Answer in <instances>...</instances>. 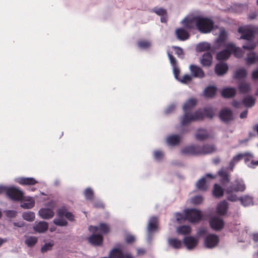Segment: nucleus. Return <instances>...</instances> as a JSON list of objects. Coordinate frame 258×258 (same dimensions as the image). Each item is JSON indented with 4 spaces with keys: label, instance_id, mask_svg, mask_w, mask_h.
<instances>
[{
    "label": "nucleus",
    "instance_id": "nucleus-35",
    "mask_svg": "<svg viewBox=\"0 0 258 258\" xmlns=\"http://www.w3.org/2000/svg\"><path fill=\"white\" fill-rule=\"evenodd\" d=\"M198 18V16L194 17L191 18L185 19L183 23L184 26L188 29H192L194 27V24L196 25V18Z\"/></svg>",
    "mask_w": 258,
    "mask_h": 258
},
{
    "label": "nucleus",
    "instance_id": "nucleus-53",
    "mask_svg": "<svg viewBox=\"0 0 258 258\" xmlns=\"http://www.w3.org/2000/svg\"><path fill=\"white\" fill-rule=\"evenodd\" d=\"M84 195L87 200H91L93 196V191L91 188H87L84 191Z\"/></svg>",
    "mask_w": 258,
    "mask_h": 258
},
{
    "label": "nucleus",
    "instance_id": "nucleus-46",
    "mask_svg": "<svg viewBox=\"0 0 258 258\" xmlns=\"http://www.w3.org/2000/svg\"><path fill=\"white\" fill-rule=\"evenodd\" d=\"M197 48L198 51L200 52L208 51L210 49L211 45L208 42H202L197 45Z\"/></svg>",
    "mask_w": 258,
    "mask_h": 258
},
{
    "label": "nucleus",
    "instance_id": "nucleus-42",
    "mask_svg": "<svg viewBox=\"0 0 258 258\" xmlns=\"http://www.w3.org/2000/svg\"><path fill=\"white\" fill-rule=\"evenodd\" d=\"M203 114V117L199 120H202L204 117H207L210 118H212L214 115V111L213 109L211 108H205L203 110L200 109Z\"/></svg>",
    "mask_w": 258,
    "mask_h": 258
},
{
    "label": "nucleus",
    "instance_id": "nucleus-11",
    "mask_svg": "<svg viewBox=\"0 0 258 258\" xmlns=\"http://www.w3.org/2000/svg\"><path fill=\"white\" fill-rule=\"evenodd\" d=\"M246 188L245 184L242 179L238 178L235 180L228 187L226 192L230 194L234 191H243Z\"/></svg>",
    "mask_w": 258,
    "mask_h": 258
},
{
    "label": "nucleus",
    "instance_id": "nucleus-50",
    "mask_svg": "<svg viewBox=\"0 0 258 258\" xmlns=\"http://www.w3.org/2000/svg\"><path fill=\"white\" fill-rule=\"evenodd\" d=\"M139 47L142 49H148L151 46L150 41L145 40H139L137 43Z\"/></svg>",
    "mask_w": 258,
    "mask_h": 258
},
{
    "label": "nucleus",
    "instance_id": "nucleus-51",
    "mask_svg": "<svg viewBox=\"0 0 258 258\" xmlns=\"http://www.w3.org/2000/svg\"><path fill=\"white\" fill-rule=\"evenodd\" d=\"M203 201V198L202 196H196L192 198H191L189 202L190 203L194 205H197L200 204L202 203Z\"/></svg>",
    "mask_w": 258,
    "mask_h": 258
},
{
    "label": "nucleus",
    "instance_id": "nucleus-47",
    "mask_svg": "<svg viewBox=\"0 0 258 258\" xmlns=\"http://www.w3.org/2000/svg\"><path fill=\"white\" fill-rule=\"evenodd\" d=\"M239 90L241 93H246L250 90V85L245 82H241L239 85Z\"/></svg>",
    "mask_w": 258,
    "mask_h": 258
},
{
    "label": "nucleus",
    "instance_id": "nucleus-20",
    "mask_svg": "<svg viewBox=\"0 0 258 258\" xmlns=\"http://www.w3.org/2000/svg\"><path fill=\"white\" fill-rule=\"evenodd\" d=\"M15 180L22 185H31L37 183L36 180L32 177H18Z\"/></svg>",
    "mask_w": 258,
    "mask_h": 258
},
{
    "label": "nucleus",
    "instance_id": "nucleus-61",
    "mask_svg": "<svg viewBox=\"0 0 258 258\" xmlns=\"http://www.w3.org/2000/svg\"><path fill=\"white\" fill-rule=\"evenodd\" d=\"M17 212L15 211L9 210L6 212V214L7 217L13 218L16 216Z\"/></svg>",
    "mask_w": 258,
    "mask_h": 258
},
{
    "label": "nucleus",
    "instance_id": "nucleus-40",
    "mask_svg": "<svg viewBox=\"0 0 258 258\" xmlns=\"http://www.w3.org/2000/svg\"><path fill=\"white\" fill-rule=\"evenodd\" d=\"M223 189L221 186L217 184H215L214 186L213 190V195L217 198H219L223 195Z\"/></svg>",
    "mask_w": 258,
    "mask_h": 258
},
{
    "label": "nucleus",
    "instance_id": "nucleus-14",
    "mask_svg": "<svg viewBox=\"0 0 258 258\" xmlns=\"http://www.w3.org/2000/svg\"><path fill=\"white\" fill-rule=\"evenodd\" d=\"M209 224L211 228L216 231L221 230L224 226L223 219L217 216L212 217L210 220Z\"/></svg>",
    "mask_w": 258,
    "mask_h": 258
},
{
    "label": "nucleus",
    "instance_id": "nucleus-6",
    "mask_svg": "<svg viewBox=\"0 0 258 258\" xmlns=\"http://www.w3.org/2000/svg\"><path fill=\"white\" fill-rule=\"evenodd\" d=\"M207 233V229L205 228H201L197 231V235L199 237H204V246L209 249H212L217 246L219 242V237L214 234Z\"/></svg>",
    "mask_w": 258,
    "mask_h": 258
},
{
    "label": "nucleus",
    "instance_id": "nucleus-30",
    "mask_svg": "<svg viewBox=\"0 0 258 258\" xmlns=\"http://www.w3.org/2000/svg\"><path fill=\"white\" fill-rule=\"evenodd\" d=\"M228 48L230 49V53H233L236 57L238 58L242 57L243 51L240 48L236 47L232 43H228Z\"/></svg>",
    "mask_w": 258,
    "mask_h": 258
},
{
    "label": "nucleus",
    "instance_id": "nucleus-4",
    "mask_svg": "<svg viewBox=\"0 0 258 258\" xmlns=\"http://www.w3.org/2000/svg\"><path fill=\"white\" fill-rule=\"evenodd\" d=\"M89 229L94 234L89 237V242L93 245H100L102 243L103 238L102 234L107 233L109 231V226L104 223H101L98 226H90Z\"/></svg>",
    "mask_w": 258,
    "mask_h": 258
},
{
    "label": "nucleus",
    "instance_id": "nucleus-19",
    "mask_svg": "<svg viewBox=\"0 0 258 258\" xmlns=\"http://www.w3.org/2000/svg\"><path fill=\"white\" fill-rule=\"evenodd\" d=\"M189 70L192 76L195 78H203L205 77L204 72L199 66L191 64L189 66Z\"/></svg>",
    "mask_w": 258,
    "mask_h": 258
},
{
    "label": "nucleus",
    "instance_id": "nucleus-31",
    "mask_svg": "<svg viewBox=\"0 0 258 258\" xmlns=\"http://www.w3.org/2000/svg\"><path fill=\"white\" fill-rule=\"evenodd\" d=\"M57 215L58 216H64L70 221H73L74 219V216L72 213L68 212L64 207L59 209L57 211Z\"/></svg>",
    "mask_w": 258,
    "mask_h": 258
},
{
    "label": "nucleus",
    "instance_id": "nucleus-33",
    "mask_svg": "<svg viewBox=\"0 0 258 258\" xmlns=\"http://www.w3.org/2000/svg\"><path fill=\"white\" fill-rule=\"evenodd\" d=\"M176 231L179 235H188L191 233V228L188 225H182L177 227Z\"/></svg>",
    "mask_w": 258,
    "mask_h": 258
},
{
    "label": "nucleus",
    "instance_id": "nucleus-3",
    "mask_svg": "<svg viewBox=\"0 0 258 258\" xmlns=\"http://www.w3.org/2000/svg\"><path fill=\"white\" fill-rule=\"evenodd\" d=\"M8 197L14 201H22L21 207L22 208L29 209L32 208L35 205V200L31 197H25L23 191L17 188H13L8 190Z\"/></svg>",
    "mask_w": 258,
    "mask_h": 258
},
{
    "label": "nucleus",
    "instance_id": "nucleus-27",
    "mask_svg": "<svg viewBox=\"0 0 258 258\" xmlns=\"http://www.w3.org/2000/svg\"><path fill=\"white\" fill-rule=\"evenodd\" d=\"M226 48L218 53L216 55V58L219 60H225L229 58L231 53L230 49L228 48V44L226 45Z\"/></svg>",
    "mask_w": 258,
    "mask_h": 258
},
{
    "label": "nucleus",
    "instance_id": "nucleus-2",
    "mask_svg": "<svg viewBox=\"0 0 258 258\" xmlns=\"http://www.w3.org/2000/svg\"><path fill=\"white\" fill-rule=\"evenodd\" d=\"M238 32L241 34L240 39L247 41L245 45L242 46L244 49L253 50L256 47V43L254 41L255 34H258V27L256 26L239 27Z\"/></svg>",
    "mask_w": 258,
    "mask_h": 258
},
{
    "label": "nucleus",
    "instance_id": "nucleus-49",
    "mask_svg": "<svg viewBox=\"0 0 258 258\" xmlns=\"http://www.w3.org/2000/svg\"><path fill=\"white\" fill-rule=\"evenodd\" d=\"M63 216H58L55 218L53 222L57 226H64L67 225V221L63 218Z\"/></svg>",
    "mask_w": 258,
    "mask_h": 258
},
{
    "label": "nucleus",
    "instance_id": "nucleus-10",
    "mask_svg": "<svg viewBox=\"0 0 258 258\" xmlns=\"http://www.w3.org/2000/svg\"><path fill=\"white\" fill-rule=\"evenodd\" d=\"M184 214L186 220L191 223L199 222L202 218L201 212L196 209H186Z\"/></svg>",
    "mask_w": 258,
    "mask_h": 258
},
{
    "label": "nucleus",
    "instance_id": "nucleus-37",
    "mask_svg": "<svg viewBox=\"0 0 258 258\" xmlns=\"http://www.w3.org/2000/svg\"><path fill=\"white\" fill-rule=\"evenodd\" d=\"M217 91V88L215 86H208L204 90V95L208 97H213Z\"/></svg>",
    "mask_w": 258,
    "mask_h": 258
},
{
    "label": "nucleus",
    "instance_id": "nucleus-36",
    "mask_svg": "<svg viewBox=\"0 0 258 258\" xmlns=\"http://www.w3.org/2000/svg\"><path fill=\"white\" fill-rule=\"evenodd\" d=\"M245 60L248 65L254 63L256 61H258V54H256L253 52L248 53Z\"/></svg>",
    "mask_w": 258,
    "mask_h": 258
},
{
    "label": "nucleus",
    "instance_id": "nucleus-41",
    "mask_svg": "<svg viewBox=\"0 0 258 258\" xmlns=\"http://www.w3.org/2000/svg\"><path fill=\"white\" fill-rule=\"evenodd\" d=\"M54 245V242L53 240L49 241L46 242L41 248V251L42 253L46 252L52 249Z\"/></svg>",
    "mask_w": 258,
    "mask_h": 258
},
{
    "label": "nucleus",
    "instance_id": "nucleus-62",
    "mask_svg": "<svg viewBox=\"0 0 258 258\" xmlns=\"http://www.w3.org/2000/svg\"><path fill=\"white\" fill-rule=\"evenodd\" d=\"M227 199L229 201H230L231 202H235V201H237L238 200V199L236 195H232V194L229 195L227 197Z\"/></svg>",
    "mask_w": 258,
    "mask_h": 258
},
{
    "label": "nucleus",
    "instance_id": "nucleus-56",
    "mask_svg": "<svg viewBox=\"0 0 258 258\" xmlns=\"http://www.w3.org/2000/svg\"><path fill=\"white\" fill-rule=\"evenodd\" d=\"M176 108V105L174 104H172L170 105L165 110V113L167 114L171 113L173 112Z\"/></svg>",
    "mask_w": 258,
    "mask_h": 258
},
{
    "label": "nucleus",
    "instance_id": "nucleus-13",
    "mask_svg": "<svg viewBox=\"0 0 258 258\" xmlns=\"http://www.w3.org/2000/svg\"><path fill=\"white\" fill-rule=\"evenodd\" d=\"M183 243L187 249L192 250L198 246L199 238L193 236H185L183 239Z\"/></svg>",
    "mask_w": 258,
    "mask_h": 258
},
{
    "label": "nucleus",
    "instance_id": "nucleus-25",
    "mask_svg": "<svg viewBox=\"0 0 258 258\" xmlns=\"http://www.w3.org/2000/svg\"><path fill=\"white\" fill-rule=\"evenodd\" d=\"M168 245L174 249H180L183 246V242L177 238H170L168 240Z\"/></svg>",
    "mask_w": 258,
    "mask_h": 258
},
{
    "label": "nucleus",
    "instance_id": "nucleus-43",
    "mask_svg": "<svg viewBox=\"0 0 258 258\" xmlns=\"http://www.w3.org/2000/svg\"><path fill=\"white\" fill-rule=\"evenodd\" d=\"M38 241V238L36 236H27L26 238L25 242L26 244L29 246L31 247L34 246Z\"/></svg>",
    "mask_w": 258,
    "mask_h": 258
},
{
    "label": "nucleus",
    "instance_id": "nucleus-26",
    "mask_svg": "<svg viewBox=\"0 0 258 258\" xmlns=\"http://www.w3.org/2000/svg\"><path fill=\"white\" fill-rule=\"evenodd\" d=\"M158 228V219L157 218L153 217L149 221L148 226V232L150 234L155 232Z\"/></svg>",
    "mask_w": 258,
    "mask_h": 258
},
{
    "label": "nucleus",
    "instance_id": "nucleus-8",
    "mask_svg": "<svg viewBox=\"0 0 258 258\" xmlns=\"http://www.w3.org/2000/svg\"><path fill=\"white\" fill-rule=\"evenodd\" d=\"M196 21V27L201 33H209L214 27V22L210 19L198 16Z\"/></svg>",
    "mask_w": 258,
    "mask_h": 258
},
{
    "label": "nucleus",
    "instance_id": "nucleus-52",
    "mask_svg": "<svg viewBox=\"0 0 258 258\" xmlns=\"http://www.w3.org/2000/svg\"><path fill=\"white\" fill-rule=\"evenodd\" d=\"M172 48L174 49V50L175 51L176 54L178 55V57L183 58V55H184V52L183 51V49L179 47V46H173Z\"/></svg>",
    "mask_w": 258,
    "mask_h": 258
},
{
    "label": "nucleus",
    "instance_id": "nucleus-28",
    "mask_svg": "<svg viewBox=\"0 0 258 258\" xmlns=\"http://www.w3.org/2000/svg\"><path fill=\"white\" fill-rule=\"evenodd\" d=\"M153 12L157 15L161 16V21L162 23H166L167 21V13L166 10L161 8H154Z\"/></svg>",
    "mask_w": 258,
    "mask_h": 258
},
{
    "label": "nucleus",
    "instance_id": "nucleus-17",
    "mask_svg": "<svg viewBox=\"0 0 258 258\" xmlns=\"http://www.w3.org/2000/svg\"><path fill=\"white\" fill-rule=\"evenodd\" d=\"M227 34L224 29H221L220 31L219 35L216 40V45L217 48H220L221 47H226V45L228 43H226Z\"/></svg>",
    "mask_w": 258,
    "mask_h": 258
},
{
    "label": "nucleus",
    "instance_id": "nucleus-48",
    "mask_svg": "<svg viewBox=\"0 0 258 258\" xmlns=\"http://www.w3.org/2000/svg\"><path fill=\"white\" fill-rule=\"evenodd\" d=\"M241 204L244 206H248L252 205V198L245 196L241 198L240 199Z\"/></svg>",
    "mask_w": 258,
    "mask_h": 258
},
{
    "label": "nucleus",
    "instance_id": "nucleus-23",
    "mask_svg": "<svg viewBox=\"0 0 258 258\" xmlns=\"http://www.w3.org/2000/svg\"><path fill=\"white\" fill-rule=\"evenodd\" d=\"M228 67L226 63H219L216 65L215 71L218 76H223L228 71Z\"/></svg>",
    "mask_w": 258,
    "mask_h": 258
},
{
    "label": "nucleus",
    "instance_id": "nucleus-57",
    "mask_svg": "<svg viewBox=\"0 0 258 258\" xmlns=\"http://www.w3.org/2000/svg\"><path fill=\"white\" fill-rule=\"evenodd\" d=\"M154 158L157 160H160L164 157V154L159 151H156L154 153Z\"/></svg>",
    "mask_w": 258,
    "mask_h": 258
},
{
    "label": "nucleus",
    "instance_id": "nucleus-22",
    "mask_svg": "<svg viewBox=\"0 0 258 258\" xmlns=\"http://www.w3.org/2000/svg\"><path fill=\"white\" fill-rule=\"evenodd\" d=\"M228 208V203L226 201H223L217 204L216 212L220 216H224L227 213Z\"/></svg>",
    "mask_w": 258,
    "mask_h": 258
},
{
    "label": "nucleus",
    "instance_id": "nucleus-16",
    "mask_svg": "<svg viewBox=\"0 0 258 258\" xmlns=\"http://www.w3.org/2000/svg\"><path fill=\"white\" fill-rule=\"evenodd\" d=\"M48 229V223L44 221H36L33 226V229L35 233H44Z\"/></svg>",
    "mask_w": 258,
    "mask_h": 258
},
{
    "label": "nucleus",
    "instance_id": "nucleus-24",
    "mask_svg": "<svg viewBox=\"0 0 258 258\" xmlns=\"http://www.w3.org/2000/svg\"><path fill=\"white\" fill-rule=\"evenodd\" d=\"M175 35L178 39L180 41H185L189 37V33L183 28L177 29L175 31Z\"/></svg>",
    "mask_w": 258,
    "mask_h": 258
},
{
    "label": "nucleus",
    "instance_id": "nucleus-58",
    "mask_svg": "<svg viewBox=\"0 0 258 258\" xmlns=\"http://www.w3.org/2000/svg\"><path fill=\"white\" fill-rule=\"evenodd\" d=\"M191 80H192L191 76H190V75H189L188 74H186L182 77V78L180 81L182 83H186L191 81Z\"/></svg>",
    "mask_w": 258,
    "mask_h": 258
},
{
    "label": "nucleus",
    "instance_id": "nucleus-64",
    "mask_svg": "<svg viewBox=\"0 0 258 258\" xmlns=\"http://www.w3.org/2000/svg\"><path fill=\"white\" fill-rule=\"evenodd\" d=\"M252 79L254 80L258 79V69L252 72Z\"/></svg>",
    "mask_w": 258,
    "mask_h": 258
},
{
    "label": "nucleus",
    "instance_id": "nucleus-38",
    "mask_svg": "<svg viewBox=\"0 0 258 258\" xmlns=\"http://www.w3.org/2000/svg\"><path fill=\"white\" fill-rule=\"evenodd\" d=\"M207 131L205 130H199L196 134V138L200 141L204 140L208 138Z\"/></svg>",
    "mask_w": 258,
    "mask_h": 258
},
{
    "label": "nucleus",
    "instance_id": "nucleus-54",
    "mask_svg": "<svg viewBox=\"0 0 258 258\" xmlns=\"http://www.w3.org/2000/svg\"><path fill=\"white\" fill-rule=\"evenodd\" d=\"M174 216L176 221L178 222V223H180L183 221L186 220V216L185 215L183 216L181 214H180L179 213H175Z\"/></svg>",
    "mask_w": 258,
    "mask_h": 258
},
{
    "label": "nucleus",
    "instance_id": "nucleus-5",
    "mask_svg": "<svg viewBox=\"0 0 258 258\" xmlns=\"http://www.w3.org/2000/svg\"><path fill=\"white\" fill-rule=\"evenodd\" d=\"M216 151L215 146H184L181 152L186 155H202L212 154Z\"/></svg>",
    "mask_w": 258,
    "mask_h": 258
},
{
    "label": "nucleus",
    "instance_id": "nucleus-1",
    "mask_svg": "<svg viewBox=\"0 0 258 258\" xmlns=\"http://www.w3.org/2000/svg\"><path fill=\"white\" fill-rule=\"evenodd\" d=\"M197 103V100L196 98H190L184 104V114L181 118L182 125H185L191 121L198 120L202 118L203 114L200 109L197 110L194 113L190 112L196 106Z\"/></svg>",
    "mask_w": 258,
    "mask_h": 258
},
{
    "label": "nucleus",
    "instance_id": "nucleus-12",
    "mask_svg": "<svg viewBox=\"0 0 258 258\" xmlns=\"http://www.w3.org/2000/svg\"><path fill=\"white\" fill-rule=\"evenodd\" d=\"M123 247L121 245L113 248L110 251V256L111 258H134V257L130 253H123Z\"/></svg>",
    "mask_w": 258,
    "mask_h": 258
},
{
    "label": "nucleus",
    "instance_id": "nucleus-55",
    "mask_svg": "<svg viewBox=\"0 0 258 258\" xmlns=\"http://www.w3.org/2000/svg\"><path fill=\"white\" fill-rule=\"evenodd\" d=\"M168 56L170 60V63L172 66V67H175L177 66V60L170 53L168 52Z\"/></svg>",
    "mask_w": 258,
    "mask_h": 258
},
{
    "label": "nucleus",
    "instance_id": "nucleus-60",
    "mask_svg": "<svg viewBox=\"0 0 258 258\" xmlns=\"http://www.w3.org/2000/svg\"><path fill=\"white\" fill-rule=\"evenodd\" d=\"M16 188L15 187H8L6 186L0 185V194H2L4 192H6L7 195L8 196V190L10 189Z\"/></svg>",
    "mask_w": 258,
    "mask_h": 258
},
{
    "label": "nucleus",
    "instance_id": "nucleus-29",
    "mask_svg": "<svg viewBox=\"0 0 258 258\" xmlns=\"http://www.w3.org/2000/svg\"><path fill=\"white\" fill-rule=\"evenodd\" d=\"M212 60V56L211 53L210 52H207L203 55L200 62L203 66L205 67H209L211 64Z\"/></svg>",
    "mask_w": 258,
    "mask_h": 258
},
{
    "label": "nucleus",
    "instance_id": "nucleus-15",
    "mask_svg": "<svg viewBox=\"0 0 258 258\" xmlns=\"http://www.w3.org/2000/svg\"><path fill=\"white\" fill-rule=\"evenodd\" d=\"M210 177L211 178H214L211 174H207L205 176L200 179L196 184L197 188L201 190H206L210 184Z\"/></svg>",
    "mask_w": 258,
    "mask_h": 258
},
{
    "label": "nucleus",
    "instance_id": "nucleus-21",
    "mask_svg": "<svg viewBox=\"0 0 258 258\" xmlns=\"http://www.w3.org/2000/svg\"><path fill=\"white\" fill-rule=\"evenodd\" d=\"M182 139V137L179 135L172 134L166 137V143L169 145H177L179 144Z\"/></svg>",
    "mask_w": 258,
    "mask_h": 258
},
{
    "label": "nucleus",
    "instance_id": "nucleus-32",
    "mask_svg": "<svg viewBox=\"0 0 258 258\" xmlns=\"http://www.w3.org/2000/svg\"><path fill=\"white\" fill-rule=\"evenodd\" d=\"M236 90L233 88H226L221 91V95L224 98H232L235 95Z\"/></svg>",
    "mask_w": 258,
    "mask_h": 258
},
{
    "label": "nucleus",
    "instance_id": "nucleus-9",
    "mask_svg": "<svg viewBox=\"0 0 258 258\" xmlns=\"http://www.w3.org/2000/svg\"><path fill=\"white\" fill-rule=\"evenodd\" d=\"M55 203L53 201L48 202L44 207L41 208L38 211L39 216L43 219H51L54 215Z\"/></svg>",
    "mask_w": 258,
    "mask_h": 258
},
{
    "label": "nucleus",
    "instance_id": "nucleus-39",
    "mask_svg": "<svg viewBox=\"0 0 258 258\" xmlns=\"http://www.w3.org/2000/svg\"><path fill=\"white\" fill-rule=\"evenodd\" d=\"M247 72L244 69L237 70L234 74V78L235 79H241L246 77Z\"/></svg>",
    "mask_w": 258,
    "mask_h": 258
},
{
    "label": "nucleus",
    "instance_id": "nucleus-34",
    "mask_svg": "<svg viewBox=\"0 0 258 258\" xmlns=\"http://www.w3.org/2000/svg\"><path fill=\"white\" fill-rule=\"evenodd\" d=\"M255 99L251 96L244 97L242 101L243 104L246 107H251L255 104Z\"/></svg>",
    "mask_w": 258,
    "mask_h": 258
},
{
    "label": "nucleus",
    "instance_id": "nucleus-44",
    "mask_svg": "<svg viewBox=\"0 0 258 258\" xmlns=\"http://www.w3.org/2000/svg\"><path fill=\"white\" fill-rule=\"evenodd\" d=\"M218 174L221 176V181L223 184H225L229 181V176L224 170L221 169L218 172Z\"/></svg>",
    "mask_w": 258,
    "mask_h": 258
},
{
    "label": "nucleus",
    "instance_id": "nucleus-59",
    "mask_svg": "<svg viewBox=\"0 0 258 258\" xmlns=\"http://www.w3.org/2000/svg\"><path fill=\"white\" fill-rule=\"evenodd\" d=\"M135 240V237L131 235V234H127L126 235L125 237V241L127 243H132Z\"/></svg>",
    "mask_w": 258,
    "mask_h": 258
},
{
    "label": "nucleus",
    "instance_id": "nucleus-45",
    "mask_svg": "<svg viewBox=\"0 0 258 258\" xmlns=\"http://www.w3.org/2000/svg\"><path fill=\"white\" fill-rule=\"evenodd\" d=\"M23 218L29 222L33 221L35 218V213L33 212H26L22 214Z\"/></svg>",
    "mask_w": 258,
    "mask_h": 258
},
{
    "label": "nucleus",
    "instance_id": "nucleus-18",
    "mask_svg": "<svg viewBox=\"0 0 258 258\" xmlns=\"http://www.w3.org/2000/svg\"><path fill=\"white\" fill-rule=\"evenodd\" d=\"M219 117L224 122H229L233 119L232 111L228 108H224L220 111Z\"/></svg>",
    "mask_w": 258,
    "mask_h": 258
},
{
    "label": "nucleus",
    "instance_id": "nucleus-7",
    "mask_svg": "<svg viewBox=\"0 0 258 258\" xmlns=\"http://www.w3.org/2000/svg\"><path fill=\"white\" fill-rule=\"evenodd\" d=\"M244 159L245 163L247 166L250 168H255L258 166V160L254 159L253 156L250 153L238 154L233 157L229 163V169L232 170L235 165L238 161Z\"/></svg>",
    "mask_w": 258,
    "mask_h": 258
},
{
    "label": "nucleus",
    "instance_id": "nucleus-63",
    "mask_svg": "<svg viewBox=\"0 0 258 258\" xmlns=\"http://www.w3.org/2000/svg\"><path fill=\"white\" fill-rule=\"evenodd\" d=\"M173 72H174V74L175 77L176 79H177L178 76H179V75L180 74V70H179V68L177 67V66L173 67Z\"/></svg>",
    "mask_w": 258,
    "mask_h": 258
}]
</instances>
